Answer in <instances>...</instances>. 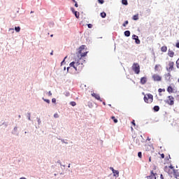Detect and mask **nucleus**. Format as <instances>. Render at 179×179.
Here are the masks:
<instances>
[{
  "label": "nucleus",
  "instance_id": "nucleus-23",
  "mask_svg": "<svg viewBox=\"0 0 179 179\" xmlns=\"http://www.w3.org/2000/svg\"><path fill=\"white\" fill-rule=\"evenodd\" d=\"M15 30L17 33H19V31H20V27H15Z\"/></svg>",
  "mask_w": 179,
  "mask_h": 179
},
{
  "label": "nucleus",
  "instance_id": "nucleus-51",
  "mask_svg": "<svg viewBox=\"0 0 179 179\" xmlns=\"http://www.w3.org/2000/svg\"><path fill=\"white\" fill-rule=\"evenodd\" d=\"M31 13H34V12H33V11H31Z\"/></svg>",
  "mask_w": 179,
  "mask_h": 179
},
{
  "label": "nucleus",
  "instance_id": "nucleus-30",
  "mask_svg": "<svg viewBox=\"0 0 179 179\" xmlns=\"http://www.w3.org/2000/svg\"><path fill=\"white\" fill-rule=\"evenodd\" d=\"M128 20H127V21H125L124 22V23L122 24V26L124 27H127V24H128Z\"/></svg>",
  "mask_w": 179,
  "mask_h": 179
},
{
  "label": "nucleus",
  "instance_id": "nucleus-1",
  "mask_svg": "<svg viewBox=\"0 0 179 179\" xmlns=\"http://www.w3.org/2000/svg\"><path fill=\"white\" fill-rule=\"evenodd\" d=\"M85 48H86V45H82L78 49L77 56L75 57V61L70 63V66L74 68L76 71H78V66H79V65H83V64L86 62V60L83 58L87 55L88 52H83Z\"/></svg>",
  "mask_w": 179,
  "mask_h": 179
},
{
  "label": "nucleus",
  "instance_id": "nucleus-17",
  "mask_svg": "<svg viewBox=\"0 0 179 179\" xmlns=\"http://www.w3.org/2000/svg\"><path fill=\"white\" fill-rule=\"evenodd\" d=\"M153 110H154V111L157 112V111H159V110H160V107H159V106H154Z\"/></svg>",
  "mask_w": 179,
  "mask_h": 179
},
{
  "label": "nucleus",
  "instance_id": "nucleus-14",
  "mask_svg": "<svg viewBox=\"0 0 179 179\" xmlns=\"http://www.w3.org/2000/svg\"><path fill=\"white\" fill-rule=\"evenodd\" d=\"M161 51L162 52H167V46L164 45L161 48Z\"/></svg>",
  "mask_w": 179,
  "mask_h": 179
},
{
  "label": "nucleus",
  "instance_id": "nucleus-7",
  "mask_svg": "<svg viewBox=\"0 0 179 179\" xmlns=\"http://www.w3.org/2000/svg\"><path fill=\"white\" fill-rule=\"evenodd\" d=\"M152 78L153 79L154 82H162V76H160L159 74L152 75Z\"/></svg>",
  "mask_w": 179,
  "mask_h": 179
},
{
  "label": "nucleus",
  "instance_id": "nucleus-47",
  "mask_svg": "<svg viewBox=\"0 0 179 179\" xmlns=\"http://www.w3.org/2000/svg\"><path fill=\"white\" fill-rule=\"evenodd\" d=\"M103 106H106V102H103Z\"/></svg>",
  "mask_w": 179,
  "mask_h": 179
},
{
  "label": "nucleus",
  "instance_id": "nucleus-43",
  "mask_svg": "<svg viewBox=\"0 0 179 179\" xmlns=\"http://www.w3.org/2000/svg\"><path fill=\"white\" fill-rule=\"evenodd\" d=\"M149 162H152V157H149Z\"/></svg>",
  "mask_w": 179,
  "mask_h": 179
},
{
  "label": "nucleus",
  "instance_id": "nucleus-25",
  "mask_svg": "<svg viewBox=\"0 0 179 179\" xmlns=\"http://www.w3.org/2000/svg\"><path fill=\"white\" fill-rule=\"evenodd\" d=\"M70 104L72 106V107H75V106H76V102L75 101H71Z\"/></svg>",
  "mask_w": 179,
  "mask_h": 179
},
{
  "label": "nucleus",
  "instance_id": "nucleus-48",
  "mask_svg": "<svg viewBox=\"0 0 179 179\" xmlns=\"http://www.w3.org/2000/svg\"><path fill=\"white\" fill-rule=\"evenodd\" d=\"M161 178H162V179H163V178H163V175H161Z\"/></svg>",
  "mask_w": 179,
  "mask_h": 179
},
{
  "label": "nucleus",
  "instance_id": "nucleus-26",
  "mask_svg": "<svg viewBox=\"0 0 179 179\" xmlns=\"http://www.w3.org/2000/svg\"><path fill=\"white\" fill-rule=\"evenodd\" d=\"M160 66V64H156L155 67V71H159V67Z\"/></svg>",
  "mask_w": 179,
  "mask_h": 179
},
{
  "label": "nucleus",
  "instance_id": "nucleus-2",
  "mask_svg": "<svg viewBox=\"0 0 179 179\" xmlns=\"http://www.w3.org/2000/svg\"><path fill=\"white\" fill-rule=\"evenodd\" d=\"M164 171L166 173H168L169 176H174V177L177 179H179V174H178V170L174 169L173 166H169L164 167Z\"/></svg>",
  "mask_w": 179,
  "mask_h": 179
},
{
  "label": "nucleus",
  "instance_id": "nucleus-33",
  "mask_svg": "<svg viewBox=\"0 0 179 179\" xmlns=\"http://www.w3.org/2000/svg\"><path fill=\"white\" fill-rule=\"evenodd\" d=\"M54 117H55V118H59V115H58V113H55V114L54 115Z\"/></svg>",
  "mask_w": 179,
  "mask_h": 179
},
{
  "label": "nucleus",
  "instance_id": "nucleus-53",
  "mask_svg": "<svg viewBox=\"0 0 179 179\" xmlns=\"http://www.w3.org/2000/svg\"><path fill=\"white\" fill-rule=\"evenodd\" d=\"M141 138H143L142 136H141Z\"/></svg>",
  "mask_w": 179,
  "mask_h": 179
},
{
  "label": "nucleus",
  "instance_id": "nucleus-13",
  "mask_svg": "<svg viewBox=\"0 0 179 179\" xmlns=\"http://www.w3.org/2000/svg\"><path fill=\"white\" fill-rule=\"evenodd\" d=\"M167 92L169 93H174V90L173 89V87L169 86L167 88Z\"/></svg>",
  "mask_w": 179,
  "mask_h": 179
},
{
  "label": "nucleus",
  "instance_id": "nucleus-54",
  "mask_svg": "<svg viewBox=\"0 0 179 179\" xmlns=\"http://www.w3.org/2000/svg\"><path fill=\"white\" fill-rule=\"evenodd\" d=\"M148 141H150V139L148 138Z\"/></svg>",
  "mask_w": 179,
  "mask_h": 179
},
{
  "label": "nucleus",
  "instance_id": "nucleus-29",
  "mask_svg": "<svg viewBox=\"0 0 179 179\" xmlns=\"http://www.w3.org/2000/svg\"><path fill=\"white\" fill-rule=\"evenodd\" d=\"M176 67L178 68V69H179V58L176 61Z\"/></svg>",
  "mask_w": 179,
  "mask_h": 179
},
{
  "label": "nucleus",
  "instance_id": "nucleus-35",
  "mask_svg": "<svg viewBox=\"0 0 179 179\" xmlns=\"http://www.w3.org/2000/svg\"><path fill=\"white\" fill-rule=\"evenodd\" d=\"M93 27V25L92 24H88V28L92 29Z\"/></svg>",
  "mask_w": 179,
  "mask_h": 179
},
{
  "label": "nucleus",
  "instance_id": "nucleus-20",
  "mask_svg": "<svg viewBox=\"0 0 179 179\" xmlns=\"http://www.w3.org/2000/svg\"><path fill=\"white\" fill-rule=\"evenodd\" d=\"M74 15L76 16V17L77 19H79V17L80 16V15L79 14V13H78L77 11L74 12Z\"/></svg>",
  "mask_w": 179,
  "mask_h": 179
},
{
  "label": "nucleus",
  "instance_id": "nucleus-31",
  "mask_svg": "<svg viewBox=\"0 0 179 179\" xmlns=\"http://www.w3.org/2000/svg\"><path fill=\"white\" fill-rule=\"evenodd\" d=\"M136 143L138 145H141V141L138 140V138H136Z\"/></svg>",
  "mask_w": 179,
  "mask_h": 179
},
{
  "label": "nucleus",
  "instance_id": "nucleus-40",
  "mask_svg": "<svg viewBox=\"0 0 179 179\" xmlns=\"http://www.w3.org/2000/svg\"><path fill=\"white\" fill-rule=\"evenodd\" d=\"M110 170L113 171H113H115V169H114V168L110 167Z\"/></svg>",
  "mask_w": 179,
  "mask_h": 179
},
{
  "label": "nucleus",
  "instance_id": "nucleus-8",
  "mask_svg": "<svg viewBox=\"0 0 179 179\" xmlns=\"http://www.w3.org/2000/svg\"><path fill=\"white\" fill-rule=\"evenodd\" d=\"M91 95L92 96V97H94L96 100H98L99 101H103V100H101V98L100 97V94L93 92Z\"/></svg>",
  "mask_w": 179,
  "mask_h": 179
},
{
  "label": "nucleus",
  "instance_id": "nucleus-38",
  "mask_svg": "<svg viewBox=\"0 0 179 179\" xmlns=\"http://www.w3.org/2000/svg\"><path fill=\"white\" fill-rule=\"evenodd\" d=\"M131 124H134V127H135V125H136V124H135V120H133V121L131 122Z\"/></svg>",
  "mask_w": 179,
  "mask_h": 179
},
{
  "label": "nucleus",
  "instance_id": "nucleus-36",
  "mask_svg": "<svg viewBox=\"0 0 179 179\" xmlns=\"http://www.w3.org/2000/svg\"><path fill=\"white\" fill-rule=\"evenodd\" d=\"M52 102H53V103H57V99H56L55 98H53V99H52Z\"/></svg>",
  "mask_w": 179,
  "mask_h": 179
},
{
  "label": "nucleus",
  "instance_id": "nucleus-11",
  "mask_svg": "<svg viewBox=\"0 0 179 179\" xmlns=\"http://www.w3.org/2000/svg\"><path fill=\"white\" fill-rule=\"evenodd\" d=\"M133 39L135 40L136 44H141V40H139V37L136 35L132 36Z\"/></svg>",
  "mask_w": 179,
  "mask_h": 179
},
{
  "label": "nucleus",
  "instance_id": "nucleus-21",
  "mask_svg": "<svg viewBox=\"0 0 179 179\" xmlns=\"http://www.w3.org/2000/svg\"><path fill=\"white\" fill-rule=\"evenodd\" d=\"M158 92H159V96H162V94H160V93H162V92H166V90H165V89L159 88V89L158 90Z\"/></svg>",
  "mask_w": 179,
  "mask_h": 179
},
{
  "label": "nucleus",
  "instance_id": "nucleus-37",
  "mask_svg": "<svg viewBox=\"0 0 179 179\" xmlns=\"http://www.w3.org/2000/svg\"><path fill=\"white\" fill-rule=\"evenodd\" d=\"M48 96H52V93H51V91L48 92Z\"/></svg>",
  "mask_w": 179,
  "mask_h": 179
},
{
  "label": "nucleus",
  "instance_id": "nucleus-16",
  "mask_svg": "<svg viewBox=\"0 0 179 179\" xmlns=\"http://www.w3.org/2000/svg\"><path fill=\"white\" fill-rule=\"evenodd\" d=\"M113 173L115 177V176L118 177V176H120V172L118 171L115 170V171H113Z\"/></svg>",
  "mask_w": 179,
  "mask_h": 179
},
{
  "label": "nucleus",
  "instance_id": "nucleus-55",
  "mask_svg": "<svg viewBox=\"0 0 179 179\" xmlns=\"http://www.w3.org/2000/svg\"><path fill=\"white\" fill-rule=\"evenodd\" d=\"M19 118H20V115H19Z\"/></svg>",
  "mask_w": 179,
  "mask_h": 179
},
{
  "label": "nucleus",
  "instance_id": "nucleus-39",
  "mask_svg": "<svg viewBox=\"0 0 179 179\" xmlns=\"http://www.w3.org/2000/svg\"><path fill=\"white\" fill-rule=\"evenodd\" d=\"M161 158L164 159V154H161Z\"/></svg>",
  "mask_w": 179,
  "mask_h": 179
},
{
  "label": "nucleus",
  "instance_id": "nucleus-41",
  "mask_svg": "<svg viewBox=\"0 0 179 179\" xmlns=\"http://www.w3.org/2000/svg\"><path fill=\"white\" fill-rule=\"evenodd\" d=\"M75 6H76V8H78V6H79L78 5V2H76V3H75Z\"/></svg>",
  "mask_w": 179,
  "mask_h": 179
},
{
  "label": "nucleus",
  "instance_id": "nucleus-49",
  "mask_svg": "<svg viewBox=\"0 0 179 179\" xmlns=\"http://www.w3.org/2000/svg\"><path fill=\"white\" fill-rule=\"evenodd\" d=\"M53 36H54V35L52 34V35H50V37H53Z\"/></svg>",
  "mask_w": 179,
  "mask_h": 179
},
{
  "label": "nucleus",
  "instance_id": "nucleus-42",
  "mask_svg": "<svg viewBox=\"0 0 179 179\" xmlns=\"http://www.w3.org/2000/svg\"><path fill=\"white\" fill-rule=\"evenodd\" d=\"M176 47H177V48H179V42L176 43Z\"/></svg>",
  "mask_w": 179,
  "mask_h": 179
},
{
  "label": "nucleus",
  "instance_id": "nucleus-15",
  "mask_svg": "<svg viewBox=\"0 0 179 179\" xmlns=\"http://www.w3.org/2000/svg\"><path fill=\"white\" fill-rule=\"evenodd\" d=\"M124 36H126V37H129V36H131V32L129 31H125Z\"/></svg>",
  "mask_w": 179,
  "mask_h": 179
},
{
  "label": "nucleus",
  "instance_id": "nucleus-12",
  "mask_svg": "<svg viewBox=\"0 0 179 179\" xmlns=\"http://www.w3.org/2000/svg\"><path fill=\"white\" fill-rule=\"evenodd\" d=\"M168 55L169 57H170L171 58H173V57H174V52L171 50H168Z\"/></svg>",
  "mask_w": 179,
  "mask_h": 179
},
{
  "label": "nucleus",
  "instance_id": "nucleus-50",
  "mask_svg": "<svg viewBox=\"0 0 179 179\" xmlns=\"http://www.w3.org/2000/svg\"><path fill=\"white\" fill-rule=\"evenodd\" d=\"M67 71H69V67L67 68Z\"/></svg>",
  "mask_w": 179,
  "mask_h": 179
},
{
  "label": "nucleus",
  "instance_id": "nucleus-18",
  "mask_svg": "<svg viewBox=\"0 0 179 179\" xmlns=\"http://www.w3.org/2000/svg\"><path fill=\"white\" fill-rule=\"evenodd\" d=\"M111 120H113V122H115V124H117V122H118V120L115 118V116H112Z\"/></svg>",
  "mask_w": 179,
  "mask_h": 179
},
{
  "label": "nucleus",
  "instance_id": "nucleus-22",
  "mask_svg": "<svg viewBox=\"0 0 179 179\" xmlns=\"http://www.w3.org/2000/svg\"><path fill=\"white\" fill-rule=\"evenodd\" d=\"M122 3L123 5H128V1L127 0H122Z\"/></svg>",
  "mask_w": 179,
  "mask_h": 179
},
{
  "label": "nucleus",
  "instance_id": "nucleus-46",
  "mask_svg": "<svg viewBox=\"0 0 179 179\" xmlns=\"http://www.w3.org/2000/svg\"><path fill=\"white\" fill-rule=\"evenodd\" d=\"M73 1V2H74V3H76V0H72Z\"/></svg>",
  "mask_w": 179,
  "mask_h": 179
},
{
  "label": "nucleus",
  "instance_id": "nucleus-5",
  "mask_svg": "<svg viewBox=\"0 0 179 179\" xmlns=\"http://www.w3.org/2000/svg\"><path fill=\"white\" fill-rule=\"evenodd\" d=\"M167 72H171L174 70V62L169 61L166 66Z\"/></svg>",
  "mask_w": 179,
  "mask_h": 179
},
{
  "label": "nucleus",
  "instance_id": "nucleus-4",
  "mask_svg": "<svg viewBox=\"0 0 179 179\" xmlns=\"http://www.w3.org/2000/svg\"><path fill=\"white\" fill-rule=\"evenodd\" d=\"M144 101L148 104H150L151 103H153V95H152V94H147L146 95H145Z\"/></svg>",
  "mask_w": 179,
  "mask_h": 179
},
{
  "label": "nucleus",
  "instance_id": "nucleus-10",
  "mask_svg": "<svg viewBox=\"0 0 179 179\" xmlns=\"http://www.w3.org/2000/svg\"><path fill=\"white\" fill-rule=\"evenodd\" d=\"M146 178L148 179H156V173L153 172V171H150V176H146Z\"/></svg>",
  "mask_w": 179,
  "mask_h": 179
},
{
  "label": "nucleus",
  "instance_id": "nucleus-27",
  "mask_svg": "<svg viewBox=\"0 0 179 179\" xmlns=\"http://www.w3.org/2000/svg\"><path fill=\"white\" fill-rule=\"evenodd\" d=\"M8 31H10V33L13 34V33H15V29H13V28H10V29H8Z\"/></svg>",
  "mask_w": 179,
  "mask_h": 179
},
{
  "label": "nucleus",
  "instance_id": "nucleus-9",
  "mask_svg": "<svg viewBox=\"0 0 179 179\" xmlns=\"http://www.w3.org/2000/svg\"><path fill=\"white\" fill-rule=\"evenodd\" d=\"M148 82V77H142L140 80L141 85H146Z\"/></svg>",
  "mask_w": 179,
  "mask_h": 179
},
{
  "label": "nucleus",
  "instance_id": "nucleus-24",
  "mask_svg": "<svg viewBox=\"0 0 179 179\" xmlns=\"http://www.w3.org/2000/svg\"><path fill=\"white\" fill-rule=\"evenodd\" d=\"M101 16L104 18L107 16V14L105 12L101 13Z\"/></svg>",
  "mask_w": 179,
  "mask_h": 179
},
{
  "label": "nucleus",
  "instance_id": "nucleus-28",
  "mask_svg": "<svg viewBox=\"0 0 179 179\" xmlns=\"http://www.w3.org/2000/svg\"><path fill=\"white\" fill-rule=\"evenodd\" d=\"M138 157L140 159H142V152H138Z\"/></svg>",
  "mask_w": 179,
  "mask_h": 179
},
{
  "label": "nucleus",
  "instance_id": "nucleus-45",
  "mask_svg": "<svg viewBox=\"0 0 179 179\" xmlns=\"http://www.w3.org/2000/svg\"><path fill=\"white\" fill-rule=\"evenodd\" d=\"M53 52H54L52 51L51 53H50V55H53Z\"/></svg>",
  "mask_w": 179,
  "mask_h": 179
},
{
  "label": "nucleus",
  "instance_id": "nucleus-34",
  "mask_svg": "<svg viewBox=\"0 0 179 179\" xmlns=\"http://www.w3.org/2000/svg\"><path fill=\"white\" fill-rule=\"evenodd\" d=\"M99 3L101 4L104 3V0H98Z\"/></svg>",
  "mask_w": 179,
  "mask_h": 179
},
{
  "label": "nucleus",
  "instance_id": "nucleus-6",
  "mask_svg": "<svg viewBox=\"0 0 179 179\" xmlns=\"http://www.w3.org/2000/svg\"><path fill=\"white\" fill-rule=\"evenodd\" d=\"M165 102L166 103V104H169V106H174V96H169Z\"/></svg>",
  "mask_w": 179,
  "mask_h": 179
},
{
  "label": "nucleus",
  "instance_id": "nucleus-52",
  "mask_svg": "<svg viewBox=\"0 0 179 179\" xmlns=\"http://www.w3.org/2000/svg\"><path fill=\"white\" fill-rule=\"evenodd\" d=\"M133 130H134V128L131 127V131H133Z\"/></svg>",
  "mask_w": 179,
  "mask_h": 179
},
{
  "label": "nucleus",
  "instance_id": "nucleus-44",
  "mask_svg": "<svg viewBox=\"0 0 179 179\" xmlns=\"http://www.w3.org/2000/svg\"><path fill=\"white\" fill-rule=\"evenodd\" d=\"M64 62H65V59H64V60L61 62V64L62 65V64H64Z\"/></svg>",
  "mask_w": 179,
  "mask_h": 179
},
{
  "label": "nucleus",
  "instance_id": "nucleus-19",
  "mask_svg": "<svg viewBox=\"0 0 179 179\" xmlns=\"http://www.w3.org/2000/svg\"><path fill=\"white\" fill-rule=\"evenodd\" d=\"M138 19L139 15L138 14L133 16V20H138Z\"/></svg>",
  "mask_w": 179,
  "mask_h": 179
},
{
  "label": "nucleus",
  "instance_id": "nucleus-32",
  "mask_svg": "<svg viewBox=\"0 0 179 179\" xmlns=\"http://www.w3.org/2000/svg\"><path fill=\"white\" fill-rule=\"evenodd\" d=\"M43 100H44V101L48 103V104H50V99H45L43 98Z\"/></svg>",
  "mask_w": 179,
  "mask_h": 179
},
{
  "label": "nucleus",
  "instance_id": "nucleus-3",
  "mask_svg": "<svg viewBox=\"0 0 179 179\" xmlns=\"http://www.w3.org/2000/svg\"><path fill=\"white\" fill-rule=\"evenodd\" d=\"M131 69L134 71V73H136V75L141 73V66H139V64L138 63H134Z\"/></svg>",
  "mask_w": 179,
  "mask_h": 179
}]
</instances>
